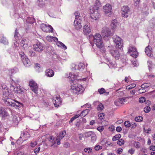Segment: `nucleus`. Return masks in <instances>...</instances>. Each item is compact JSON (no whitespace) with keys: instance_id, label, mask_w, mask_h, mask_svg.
<instances>
[{"instance_id":"nucleus-1","label":"nucleus","mask_w":155,"mask_h":155,"mask_svg":"<svg viewBox=\"0 0 155 155\" xmlns=\"http://www.w3.org/2000/svg\"><path fill=\"white\" fill-rule=\"evenodd\" d=\"M76 75L74 74L70 73L69 74V77L71 79V84L72 85L70 91L74 94H79L82 92L84 90V89L81 85H80L74 84V82H76L75 79Z\"/></svg>"},{"instance_id":"nucleus-2","label":"nucleus","mask_w":155,"mask_h":155,"mask_svg":"<svg viewBox=\"0 0 155 155\" xmlns=\"http://www.w3.org/2000/svg\"><path fill=\"white\" fill-rule=\"evenodd\" d=\"M4 96L6 97L5 95L4 94L3 97L5 98L4 99V102L5 104L7 106H11L15 108H18L20 105L22 104L19 102L15 101L9 97H7L5 98Z\"/></svg>"},{"instance_id":"nucleus-3","label":"nucleus","mask_w":155,"mask_h":155,"mask_svg":"<svg viewBox=\"0 0 155 155\" xmlns=\"http://www.w3.org/2000/svg\"><path fill=\"white\" fill-rule=\"evenodd\" d=\"M90 39H93L94 42L99 48H101L104 46V44L102 39V37L99 34H96L94 36L91 35L89 36Z\"/></svg>"},{"instance_id":"nucleus-4","label":"nucleus","mask_w":155,"mask_h":155,"mask_svg":"<svg viewBox=\"0 0 155 155\" xmlns=\"http://www.w3.org/2000/svg\"><path fill=\"white\" fill-rule=\"evenodd\" d=\"M75 16V19L74 23V25L75 28L77 30H79L82 27L81 25V17L80 16V13L78 12L74 13Z\"/></svg>"},{"instance_id":"nucleus-5","label":"nucleus","mask_w":155,"mask_h":155,"mask_svg":"<svg viewBox=\"0 0 155 155\" xmlns=\"http://www.w3.org/2000/svg\"><path fill=\"white\" fill-rule=\"evenodd\" d=\"M101 35L103 38L106 41L108 40L109 38L113 35L110 29L106 27H103L101 31Z\"/></svg>"},{"instance_id":"nucleus-6","label":"nucleus","mask_w":155,"mask_h":155,"mask_svg":"<svg viewBox=\"0 0 155 155\" xmlns=\"http://www.w3.org/2000/svg\"><path fill=\"white\" fill-rule=\"evenodd\" d=\"M108 50L111 54L116 59H118L120 57V54L118 51L112 46H108Z\"/></svg>"},{"instance_id":"nucleus-7","label":"nucleus","mask_w":155,"mask_h":155,"mask_svg":"<svg viewBox=\"0 0 155 155\" xmlns=\"http://www.w3.org/2000/svg\"><path fill=\"white\" fill-rule=\"evenodd\" d=\"M113 41L116 44V48H117L120 50L123 49V41L119 37L115 35L113 37Z\"/></svg>"},{"instance_id":"nucleus-8","label":"nucleus","mask_w":155,"mask_h":155,"mask_svg":"<svg viewBox=\"0 0 155 155\" xmlns=\"http://www.w3.org/2000/svg\"><path fill=\"white\" fill-rule=\"evenodd\" d=\"M19 54L21 56L22 61L24 65L26 67L29 66L30 64V61L27 57L22 52H20Z\"/></svg>"},{"instance_id":"nucleus-9","label":"nucleus","mask_w":155,"mask_h":155,"mask_svg":"<svg viewBox=\"0 0 155 155\" xmlns=\"http://www.w3.org/2000/svg\"><path fill=\"white\" fill-rule=\"evenodd\" d=\"M128 52L130 56L134 58H137L138 53L136 48L133 46L130 45L128 48Z\"/></svg>"},{"instance_id":"nucleus-10","label":"nucleus","mask_w":155,"mask_h":155,"mask_svg":"<svg viewBox=\"0 0 155 155\" xmlns=\"http://www.w3.org/2000/svg\"><path fill=\"white\" fill-rule=\"evenodd\" d=\"M44 47V45L41 42L38 41L34 45L33 48L34 50L37 52L41 53L43 51Z\"/></svg>"},{"instance_id":"nucleus-11","label":"nucleus","mask_w":155,"mask_h":155,"mask_svg":"<svg viewBox=\"0 0 155 155\" xmlns=\"http://www.w3.org/2000/svg\"><path fill=\"white\" fill-rule=\"evenodd\" d=\"M40 27L44 32H53V29L50 25H47L45 24H42L41 25Z\"/></svg>"},{"instance_id":"nucleus-12","label":"nucleus","mask_w":155,"mask_h":155,"mask_svg":"<svg viewBox=\"0 0 155 155\" xmlns=\"http://www.w3.org/2000/svg\"><path fill=\"white\" fill-rule=\"evenodd\" d=\"M112 10V6L109 4H106L103 7V12L107 15L109 16L111 14Z\"/></svg>"},{"instance_id":"nucleus-13","label":"nucleus","mask_w":155,"mask_h":155,"mask_svg":"<svg viewBox=\"0 0 155 155\" xmlns=\"http://www.w3.org/2000/svg\"><path fill=\"white\" fill-rule=\"evenodd\" d=\"M129 12L130 9L128 6H124L122 7L121 12L123 17H127Z\"/></svg>"},{"instance_id":"nucleus-14","label":"nucleus","mask_w":155,"mask_h":155,"mask_svg":"<svg viewBox=\"0 0 155 155\" xmlns=\"http://www.w3.org/2000/svg\"><path fill=\"white\" fill-rule=\"evenodd\" d=\"M9 120L11 122V124L14 126L18 125L19 122L18 118L15 115L10 117Z\"/></svg>"},{"instance_id":"nucleus-15","label":"nucleus","mask_w":155,"mask_h":155,"mask_svg":"<svg viewBox=\"0 0 155 155\" xmlns=\"http://www.w3.org/2000/svg\"><path fill=\"white\" fill-rule=\"evenodd\" d=\"M101 6V4L99 0H96L94 3V5L91 6L90 8V10L91 12H93V10H96L98 11L99 8Z\"/></svg>"},{"instance_id":"nucleus-16","label":"nucleus","mask_w":155,"mask_h":155,"mask_svg":"<svg viewBox=\"0 0 155 155\" xmlns=\"http://www.w3.org/2000/svg\"><path fill=\"white\" fill-rule=\"evenodd\" d=\"M29 84L31 89L35 93H36L38 89L37 83L35 81L32 80L30 81Z\"/></svg>"},{"instance_id":"nucleus-17","label":"nucleus","mask_w":155,"mask_h":155,"mask_svg":"<svg viewBox=\"0 0 155 155\" xmlns=\"http://www.w3.org/2000/svg\"><path fill=\"white\" fill-rule=\"evenodd\" d=\"M29 137L30 134L28 133L26 131H23L21 132V136L18 139V141L21 140V139L22 138L24 140H26Z\"/></svg>"},{"instance_id":"nucleus-18","label":"nucleus","mask_w":155,"mask_h":155,"mask_svg":"<svg viewBox=\"0 0 155 155\" xmlns=\"http://www.w3.org/2000/svg\"><path fill=\"white\" fill-rule=\"evenodd\" d=\"M91 13V17L92 19L96 20L99 18L100 16V14L98 12V11L96 10H93V12H91L90 10Z\"/></svg>"},{"instance_id":"nucleus-19","label":"nucleus","mask_w":155,"mask_h":155,"mask_svg":"<svg viewBox=\"0 0 155 155\" xmlns=\"http://www.w3.org/2000/svg\"><path fill=\"white\" fill-rule=\"evenodd\" d=\"M53 102L56 107H58L61 105L62 102L61 98L59 96L54 98Z\"/></svg>"},{"instance_id":"nucleus-20","label":"nucleus","mask_w":155,"mask_h":155,"mask_svg":"<svg viewBox=\"0 0 155 155\" xmlns=\"http://www.w3.org/2000/svg\"><path fill=\"white\" fill-rule=\"evenodd\" d=\"M83 32L84 35H87L90 33L91 31L90 26L88 25H85L83 28Z\"/></svg>"},{"instance_id":"nucleus-21","label":"nucleus","mask_w":155,"mask_h":155,"mask_svg":"<svg viewBox=\"0 0 155 155\" xmlns=\"http://www.w3.org/2000/svg\"><path fill=\"white\" fill-rule=\"evenodd\" d=\"M8 114L5 107H0V116L4 118L8 115Z\"/></svg>"},{"instance_id":"nucleus-22","label":"nucleus","mask_w":155,"mask_h":155,"mask_svg":"<svg viewBox=\"0 0 155 155\" xmlns=\"http://www.w3.org/2000/svg\"><path fill=\"white\" fill-rule=\"evenodd\" d=\"M45 75L48 77H51L54 75L53 71L50 69H47L45 71Z\"/></svg>"},{"instance_id":"nucleus-23","label":"nucleus","mask_w":155,"mask_h":155,"mask_svg":"<svg viewBox=\"0 0 155 155\" xmlns=\"http://www.w3.org/2000/svg\"><path fill=\"white\" fill-rule=\"evenodd\" d=\"M152 48L150 45L147 46L145 49V53L149 56H151L152 54Z\"/></svg>"},{"instance_id":"nucleus-24","label":"nucleus","mask_w":155,"mask_h":155,"mask_svg":"<svg viewBox=\"0 0 155 155\" xmlns=\"http://www.w3.org/2000/svg\"><path fill=\"white\" fill-rule=\"evenodd\" d=\"M15 92L17 93H22L23 92V89L19 86H17L14 89Z\"/></svg>"},{"instance_id":"nucleus-25","label":"nucleus","mask_w":155,"mask_h":155,"mask_svg":"<svg viewBox=\"0 0 155 155\" xmlns=\"http://www.w3.org/2000/svg\"><path fill=\"white\" fill-rule=\"evenodd\" d=\"M20 45L23 47L24 50H26L28 48V45L27 44L25 43L24 40H22L20 43Z\"/></svg>"},{"instance_id":"nucleus-26","label":"nucleus","mask_w":155,"mask_h":155,"mask_svg":"<svg viewBox=\"0 0 155 155\" xmlns=\"http://www.w3.org/2000/svg\"><path fill=\"white\" fill-rule=\"evenodd\" d=\"M117 23L116 19L113 20L111 23V26L113 29H114L117 27Z\"/></svg>"},{"instance_id":"nucleus-27","label":"nucleus","mask_w":155,"mask_h":155,"mask_svg":"<svg viewBox=\"0 0 155 155\" xmlns=\"http://www.w3.org/2000/svg\"><path fill=\"white\" fill-rule=\"evenodd\" d=\"M89 111L90 110L88 109H86L83 110L80 114V116L84 117L88 113Z\"/></svg>"},{"instance_id":"nucleus-28","label":"nucleus","mask_w":155,"mask_h":155,"mask_svg":"<svg viewBox=\"0 0 155 155\" xmlns=\"http://www.w3.org/2000/svg\"><path fill=\"white\" fill-rule=\"evenodd\" d=\"M84 68V64L80 63L78 65H75V69H77L78 70H80L81 69H83Z\"/></svg>"},{"instance_id":"nucleus-29","label":"nucleus","mask_w":155,"mask_h":155,"mask_svg":"<svg viewBox=\"0 0 155 155\" xmlns=\"http://www.w3.org/2000/svg\"><path fill=\"white\" fill-rule=\"evenodd\" d=\"M66 134V132L65 130H64L62 131L61 134H60L59 136H58L56 140H58V139H62L64 136Z\"/></svg>"},{"instance_id":"nucleus-30","label":"nucleus","mask_w":155,"mask_h":155,"mask_svg":"<svg viewBox=\"0 0 155 155\" xmlns=\"http://www.w3.org/2000/svg\"><path fill=\"white\" fill-rule=\"evenodd\" d=\"M0 42L3 43L5 45H8V40L4 36L2 37L1 40L0 41Z\"/></svg>"},{"instance_id":"nucleus-31","label":"nucleus","mask_w":155,"mask_h":155,"mask_svg":"<svg viewBox=\"0 0 155 155\" xmlns=\"http://www.w3.org/2000/svg\"><path fill=\"white\" fill-rule=\"evenodd\" d=\"M150 86V84L149 83H144L141 85V88H142V90H145Z\"/></svg>"},{"instance_id":"nucleus-32","label":"nucleus","mask_w":155,"mask_h":155,"mask_svg":"<svg viewBox=\"0 0 155 155\" xmlns=\"http://www.w3.org/2000/svg\"><path fill=\"white\" fill-rule=\"evenodd\" d=\"M37 4L40 7H42L45 5V3L42 0H38Z\"/></svg>"},{"instance_id":"nucleus-33","label":"nucleus","mask_w":155,"mask_h":155,"mask_svg":"<svg viewBox=\"0 0 155 155\" xmlns=\"http://www.w3.org/2000/svg\"><path fill=\"white\" fill-rule=\"evenodd\" d=\"M104 106L102 103H100L97 107V109L98 111H101L104 108Z\"/></svg>"},{"instance_id":"nucleus-34","label":"nucleus","mask_w":155,"mask_h":155,"mask_svg":"<svg viewBox=\"0 0 155 155\" xmlns=\"http://www.w3.org/2000/svg\"><path fill=\"white\" fill-rule=\"evenodd\" d=\"M121 137V135L120 134H116L113 137L112 140L113 141H116L117 140L119 139Z\"/></svg>"},{"instance_id":"nucleus-35","label":"nucleus","mask_w":155,"mask_h":155,"mask_svg":"<svg viewBox=\"0 0 155 155\" xmlns=\"http://www.w3.org/2000/svg\"><path fill=\"white\" fill-rule=\"evenodd\" d=\"M94 133L92 131H89L86 132L84 134L85 136L86 137H91Z\"/></svg>"},{"instance_id":"nucleus-36","label":"nucleus","mask_w":155,"mask_h":155,"mask_svg":"<svg viewBox=\"0 0 155 155\" xmlns=\"http://www.w3.org/2000/svg\"><path fill=\"white\" fill-rule=\"evenodd\" d=\"M28 55L31 57H35L37 56V54L34 51H29Z\"/></svg>"},{"instance_id":"nucleus-37","label":"nucleus","mask_w":155,"mask_h":155,"mask_svg":"<svg viewBox=\"0 0 155 155\" xmlns=\"http://www.w3.org/2000/svg\"><path fill=\"white\" fill-rule=\"evenodd\" d=\"M136 86V84H132L130 85L127 86L126 87V89L127 90H129L135 87Z\"/></svg>"},{"instance_id":"nucleus-38","label":"nucleus","mask_w":155,"mask_h":155,"mask_svg":"<svg viewBox=\"0 0 155 155\" xmlns=\"http://www.w3.org/2000/svg\"><path fill=\"white\" fill-rule=\"evenodd\" d=\"M143 120V117L140 116H138L137 117H136L135 118V120L136 122H140L142 121Z\"/></svg>"},{"instance_id":"nucleus-39","label":"nucleus","mask_w":155,"mask_h":155,"mask_svg":"<svg viewBox=\"0 0 155 155\" xmlns=\"http://www.w3.org/2000/svg\"><path fill=\"white\" fill-rule=\"evenodd\" d=\"M124 125L126 127H129L132 126L131 124L128 121H126L124 122Z\"/></svg>"},{"instance_id":"nucleus-40","label":"nucleus","mask_w":155,"mask_h":155,"mask_svg":"<svg viewBox=\"0 0 155 155\" xmlns=\"http://www.w3.org/2000/svg\"><path fill=\"white\" fill-rule=\"evenodd\" d=\"M58 46H59V45H60V46H61V47L63 48L64 49H67V47L62 42L59 41L58 43Z\"/></svg>"},{"instance_id":"nucleus-41","label":"nucleus","mask_w":155,"mask_h":155,"mask_svg":"<svg viewBox=\"0 0 155 155\" xmlns=\"http://www.w3.org/2000/svg\"><path fill=\"white\" fill-rule=\"evenodd\" d=\"M92 149L91 148H85L84 149V151L87 153H89L92 151Z\"/></svg>"},{"instance_id":"nucleus-42","label":"nucleus","mask_w":155,"mask_h":155,"mask_svg":"<svg viewBox=\"0 0 155 155\" xmlns=\"http://www.w3.org/2000/svg\"><path fill=\"white\" fill-rule=\"evenodd\" d=\"M124 140L122 139H121L117 141V144L120 145L121 146L123 145L124 144Z\"/></svg>"},{"instance_id":"nucleus-43","label":"nucleus","mask_w":155,"mask_h":155,"mask_svg":"<svg viewBox=\"0 0 155 155\" xmlns=\"http://www.w3.org/2000/svg\"><path fill=\"white\" fill-rule=\"evenodd\" d=\"M126 99L125 97H122L121 98H120L118 99V102L121 104H123L124 103V102L125 101V100Z\"/></svg>"},{"instance_id":"nucleus-44","label":"nucleus","mask_w":155,"mask_h":155,"mask_svg":"<svg viewBox=\"0 0 155 155\" xmlns=\"http://www.w3.org/2000/svg\"><path fill=\"white\" fill-rule=\"evenodd\" d=\"M98 91L100 94H102L104 93H105V90L104 88H102L101 89H99Z\"/></svg>"},{"instance_id":"nucleus-45","label":"nucleus","mask_w":155,"mask_h":155,"mask_svg":"<svg viewBox=\"0 0 155 155\" xmlns=\"http://www.w3.org/2000/svg\"><path fill=\"white\" fill-rule=\"evenodd\" d=\"M150 107L147 106L144 108V111L146 113H148L150 110Z\"/></svg>"},{"instance_id":"nucleus-46","label":"nucleus","mask_w":155,"mask_h":155,"mask_svg":"<svg viewBox=\"0 0 155 155\" xmlns=\"http://www.w3.org/2000/svg\"><path fill=\"white\" fill-rule=\"evenodd\" d=\"M91 140L93 142L95 141L96 140V134L94 133L93 135L91 137Z\"/></svg>"},{"instance_id":"nucleus-47","label":"nucleus","mask_w":155,"mask_h":155,"mask_svg":"<svg viewBox=\"0 0 155 155\" xmlns=\"http://www.w3.org/2000/svg\"><path fill=\"white\" fill-rule=\"evenodd\" d=\"M104 114L103 113H101L98 115L99 119L101 120H102L104 119Z\"/></svg>"},{"instance_id":"nucleus-48","label":"nucleus","mask_w":155,"mask_h":155,"mask_svg":"<svg viewBox=\"0 0 155 155\" xmlns=\"http://www.w3.org/2000/svg\"><path fill=\"white\" fill-rule=\"evenodd\" d=\"M94 149L96 150H99L102 148V147L99 145H97L94 147Z\"/></svg>"},{"instance_id":"nucleus-49","label":"nucleus","mask_w":155,"mask_h":155,"mask_svg":"<svg viewBox=\"0 0 155 155\" xmlns=\"http://www.w3.org/2000/svg\"><path fill=\"white\" fill-rule=\"evenodd\" d=\"M145 98L144 97H141L139 98V102L142 103L145 102Z\"/></svg>"},{"instance_id":"nucleus-50","label":"nucleus","mask_w":155,"mask_h":155,"mask_svg":"<svg viewBox=\"0 0 155 155\" xmlns=\"http://www.w3.org/2000/svg\"><path fill=\"white\" fill-rule=\"evenodd\" d=\"M19 34V33L18 32L17 29H16L15 31V34H14V37L15 38V39H17L18 38V35Z\"/></svg>"},{"instance_id":"nucleus-51","label":"nucleus","mask_w":155,"mask_h":155,"mask_svg":"<svg viewBox=\"0 0 155 155\" xmlns=\"http://www.w3.org/2000/svg\"><path fill=\"white\" fill-rule=\"evenodd\" d=\"M37 144L36 141H34L33 142H31L30 143V146L32 147H34Z\"/></svg>"},{"instance_id":"nucleus-52","label":"nucleus","mask_w":155,"mask_h":155,"mask_svg":"<svg viewBox=\"0 0 155 155\" xmlns=\"http://www.w3.org/2000/svg\"><path fill=\"white\" fill-rule=\"evenodd\" d=\"M135 3L134 4V5L136 6H137L139 5V2L140 0H134Z\"/></svg>"},{"instance_id":"nucleus-53","label":"nucleus","mask_w":155,"mask_h":155,"mask_svg":"<svg viewBox=\"0 0 155 155\" xmlns=\"http://www.w3.org/2000/svg\"><path fill=\"white\" fill-rule=\"evenodd\" d=\"M135 150L133 148H131L128 150V153L131 154H133L134 153Z\"/></svg>"},{"instance_id":"nucleus-54","label":"nucleus","mask_w":155,"mask_h":155,"mask_svg":"<svg viewBox=\"0 0 155 155\" xmlns=\"http://www.w3.org/2000/svg\"><path fill=\"white\" fill-rule=\"evenodd\" d=\"M122 129L120 127H117L116 128V131L118 132H120L122 130Z\"/></svg>"},{"instance_id":"nucleus-55","label":"nucleus","mask_w":155,"mask_h":155,"mask_svg":"<svg viewBox=\"0 0 155 155\" xmlns=\"http://www.w3.org/2000/svg\"><path fill=\"white\" fill-rule=\"evenodd\" d=\"M40 147L35 148L34 150V153L36 154L38 153L40 150Z\"/></svg>"},{"instance_id":"nucleus-56","label":"nucleus","mask_w":155,"mask_h":155,"mask_svg":"<svg viewBox=\"0 0 155 155\" xmlns=\"http://www.w3.org/2000/svg\"><path fill=\"white\" fill-rule=\"evenodd\" d=\"M136 144L135 145V146L137 148H139L140 146V144L139 142H136Z\"/></svg>"},{"instance_id":"nucleus-57","label":"nucleus","mask_w":155,"mask_h":155,"mask_svg":"<svg viewBox=\"0 0 155 155\" xmlns=\"http://www.w3.org/2000/svg\"><path fill=\"white\" fill-rule=\"evenodd\" d=\"M109 64H108L110 68L114 66V64L111 61H109Z\"/></svg>"},{"instance_id":"nucleus-58","label":"nucleus","mask_w":155,"mask_h":155,"mask_svg":"<svg viewBox=\"0 0 155 155\" xmlns=\"http://www.w3.org/2000/svg\"><path fill=\"white\" fill-rule=\"evenodd\" d=\"M122 151H123V150L122 149L120 148L118 149L117 151V154H121V153L122 152Z\"/></svg>"},{"instance_id":"nucleus-59","label":"nucleus","mask_w":155,"mask_h":155,"mask_svg":"<svg viewBox=\"0 0 155 155\" xmlns=\"http://www.w3.org/2000/svg\"><path fill=\"white\" fill-rule=\"evenodd\" d=\"M150 150H152L153 151H155V146H151L150 147Z\"/></svg>"},{"instance_id":"nucleus-60","label":"nucleus","mask_w":155,"mask_h":155,"mask_svg":"<svg viewBox=\"0 0 155 155\" xmlns=\"http://www.w3.org/2000/svg\"><path fill=\"white\" fill-rule=\"evenodd\" d=\"M97 130L99 131L100 132H101L104 129V128H103V127H98L97 128Z\"/></svg>"},{"instance_id":"nucleus-61","label":"nucleus","mask_w":155,"mask_h":155,"mask_svg":"<svg viewBox=\"0 0 155 155\" xmlns=\"http://www.w3.org/2000/svg\"><path fill=\"white\" fill-rule=\"evenodd\" d=\"M141 151L143 153H145L147 152V150L145 148H142L141 149Z\"/></svg>"},{"instance_id":"nucleus-62","label":"nucleus","mask_w":155,"mask_h":155,"mask_svg":"<svg viewBox=\"0 0 155 155\" xmlns=\"http://www.w3.org/2000/svg\"><path fill=\"white\" fill-rule=\"evenodd\" d=\"M130 78V76H128V77H126L125 78V82L126 83L128 82H129V79Z\"/></svg>"},{"instance_id":"nucleus-63","label":"nucleus","mask_w":155,"mask_h":155,"mask_svg":"<svg viewBox=\"0 0 155 155\" xmlns=\"http://www.w3.org/2000/svg\"><path fill=\"white\" fill-rule=\"evenodd\" d=\"M142 88H139L138 89V93H140V94H141V93H144L145 91H142Z\"/></svg>"},{"instance_id":"nucleus-64","label":"nucleus","mask_w":155,"mask_h":155,"mask_svg":"<svg viewBox=\"0 0 155 155\" xmlns=\"http://www.w3.org/2000/svg\"><path fill=\"white\" fill-rule=\"evenodd\" d=\"M95 123V120H92L90 122V124L91 125H93Z\"/></svg>"}]
</instances>
